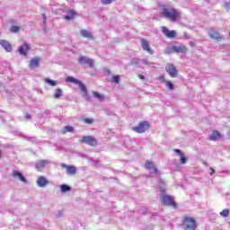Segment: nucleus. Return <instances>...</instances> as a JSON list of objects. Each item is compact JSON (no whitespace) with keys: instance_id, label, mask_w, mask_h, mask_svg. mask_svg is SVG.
Instances as JSON below:
<instances>
[{"instance_id":"1","label":"nucleus","mask_w":230,"mask_h":230,"mask_svg":"<svg viewBox=\"0 0 230 230\" xmlns=\"http://www.w3.org/2000/svg\"><path fill=\"white\" fill-rule=\"evenodd\" d=\"M166 183L164 182V180L160 179L159 180V188L161 190V196L163 204L164 206H171L172 208H177V203L173 201V198L172 196L166 195V189H165Z\"/></svg>"},{"instance_id":"2","label":"nucleus","mask_w":230,"mask_h":230,"mask_svg":"<svg viewBox=\"0 0 230 230\" xmlns=\"http://www.w3.org/2000/svg\"><path fill=\"white\" fill-rule=\"evenodd\" d=\"M161 15L162 17H164V19H170V21L175 22V21L181 17V13L173 8L164 6L161 12Z\"/></svg>"},{"instance_id":"3","label":"nucleus","mask_w":230,"mask_h":230,"mask_svg":"<svg viewBox=\"0 0 230 230\" xmlns=\"http://www.w3.org/2000/svg\"><path fill=\"white\" fill-rule=\"evenodd\" d=\"M66 82L68 84H75V85H78L79 89L82 93H84V97L88 98L89 97V93L87 92V86L82 83V81L73 77V76H67L66 78Z\"/></svg>"},{"instance_id":"4","label":"nucleus","mask_w":230,"mask_h":230,"mask_svg":"<svg viewBox=\"0 0 230 230\" xmlns=\"http://www.w3.org/2000/svg\"><path fill=\"white\" fill-rule=\"evenodd\" d=\"M53 162L48 159H40L34 163V168L37 172H44L46 168H49Z\"/></svg>"},{"instance_id":"5","label":"nucleus","mask_w":230,"mask_h":230,"mask_svg":"<svg viewBox=\"0 0 230 230\" xmlns=\"http://www.w3.org/2000/svg\"><path fill=\"white\" fill-rule=\"evenodd\" d=\"M184 227H185V230H196L197 222L195 221V218L186 217L184 218Z\"/></svg>"},{"instance_id":"6","label":"nucleus","mask_w":230,"mask_h":230,"mask_svg":"<svg viewBox=\"0 0 230 230\" xmlns=\"http://www.w3.org/2000/svg\"><path fill=\"white\" fill-rule=\"evenodd\" d=\"M148 128H150V124L148 123V121H142L137 127L133 128V130L137 134H143L146 132Z\"/></svg>"},{"instance_id":"7","label":"nucleus","mask_w":230,"mask_h":230,"mask_svg":"<svg viewBox=\"0 0 230 230\" xmlns=\"http://www.w3.org/2000/svg\"><path fill=\"white\" fill-rule=\"evenodd\" d=\"M79 142L90 145V146H96L98 145V141L93 136H84L79 140Z\"/></svg>"},{"instance_id":"8","label":"nucleus","mask_w":230,"mask_h":230,"mask_svg":"<svg viewBox=\"0 0 230 230\" xmlns=\"http://www.w3.org/2000/svg\"><path fill=\"white\" fill-rule=\"evenodd\" d=\"M208 37L210 39H214V40H217L218 42H221L222 40V36H220V32L217 31L215 28H210L208 30Z\"/></svg>"},{"instance_id":"9","label":"nucleus","mask_w":230,"mask_h":230,"mask_svg":"<svg viewBox=\"0 0 230 230\" xmlns=\"http://www.w3.org/2000/svg\"><path fill=\"white\" fill-rule=\"evenodd\" d=\"M165 71L168 73V75H169V76H171V78H176V76H177V68L175 67V65L168 64L165 66Z\"/></svg>"},{"instance_id":"10","label":"nucleus","mask_w":230,"mask_h":230,"mask_svg":"<svg viewBox=\"0 0 230 230\" xmlns=\"http://www.w3.org/2000/svg\"><path fill=\"white\" fill-rule=\"evenodd\" d=\"M146 168L149 170V173L152 175H157L159 173V170L155 166H154V162L152 161H146L145 164Z\"/></svg>"},{"instance_id":"11","label":"nucleus","mask_w":230,"mask_h":230,"mask_svg":"<svg viewBox=\"0 0 230 230\" xmlns=\"http://www.w3.org/2000/svg\"><path fill=\"white\" fill-rule=\"evenodd\" d=\"M162 33L165 35L167 39H174V37H177V32L175 31H170L166 26L162 27Z\"/></svg>"},{"instance_id":"12","label":"nucleus","mask_w":230,"mask_h":230,"mask_svg":"<svg viewBox=\"0 0 230 230\" xmlns=\"http://www.w3.org/2000/svg\"><path fill=\"white\" fill-rule=\"evenodd\" d=\"M141 48L144 51H146V53H149V55H154V50L150 49V43L148 42V40L142 39Z\"/></svg>"},{"instance_id":"13","label":"nucleus","mask_w":230,"mask_h":230,"mask_svg":"<svg viewBox=\"0 0 230 230\" xmlns=\"http://www.w3.org/2000/svg\"><path fill=\"white\" fill-rule=\"evenodd\" d=\"M79 62H80V64L89 66V67H93L94 66V61H93V59H91L87 57H84V56H81L79 58Z\"/></svg>"},{"instance_id":"14","label":"nucleus","mask_w":230,"mask_h":230,"mask_svg":"<svg viewBox=\"0 0 230 230\" xmlns=\"http://www.w3.org/2000/svg\"><path fill=\"white\" fill-rule=\"evenodd\" d=\"M36 184L39 188H46V186L49 184V181H48L44 176H40L36 181Z\"/></svg>"},{"instance_id":"15","label":"nucleus","mask_w":230,"mask_h":230,"mask_svg":"<svg viewBox=\"0 0 230 230\" xmlns=\"http://www.w3.org/2000/svg\"><path fill=\"white\" fill-rule=\"evenodd\" d=\"M60 166L61 168H66L67 175H75V173H76V167H75V165L61 164Z\"/></svg>"},{"instance_id":"16","label":"nucleus","mask_w":230,"mask_h":230,"mask_svg":"<svg viewBox=\"0 0 230 230\" xmlns=\"http://www.w3.org/2000/svg\"><path fill=\"white\" fill-rule=\"evenodd\" d=\"M28 51H30V45L28 44V42L24 41L23 45H22L18 49V52L20 53V55L26 57V55H28Z\"/></svg>"},{"instance_id":"17","label":"nucleus","mask_w":230,"mask_h":230,"mask_svg":"<svg viewBox=\"0 0 230 230\" xmlns=\"http://www.w3.org/2000/svg\"><path fill=\"white\" fill-rule=\"evenodd\" d=\"M0 46H2V48H4V49L7 52V53H12V44L9 43L8 40H0Z\"/></svg>"},{"instance_id":"18","label":"nucleus","mask_w":230,"mask_h":230,"mask_svg":"<svg viewBox=\"0 0 230 230\" xmlns=\"http://www.w3.org/2000/svg\"><path fill=\"white\" fill-rule=\"evenodd\" d=\"M172 49L174 53H183V54L188 53V49L184 45L173 46Z\"/></svg>"},{"instance_id":"19","label":"nucleus","mask_w":230,"mask_h":230,"mask_svg":"<svg viewBox=\"0 0 230 230\" xmlns=\"http://www.w3.org/2000/svg\"><path fill=\"white\" fill-rule=\"evenodd\" d=\"M13 177H17L22 182H24L25 184L26 182H28V180H26V177H24V175H22L21 172L13 171Z\"/></svg>"},{"instance_id":"20","label":"nucleus","mask_w":230,"mask_h":230,"mask_svg":"<svg viewBox=\"0 0 230 230\" xmlns=\"http://www.w3.org/2000/svg\"><path fill=\"white\" fill-rule=\"evenodd\" d=\"M30 69H35L39 67V58H34L31 59L30 64H29Z\"/></svg>"},{"instance_id":"21","label":"nucleus","mask_w":230,"mask_h":230,"mask_svg":"<svg viewBox=\"0 0 230 230\" xmlns=\"http://www.w3.org/2000/svg\"><path fill=\"white\" fill-rule=\"evenodd\" d=\"M75 15H76V13L75 11H68L67 14L64 16V19L66 21H71L75 19Z\"/></svg>"},{"instance_id":"22","label":"nucleus","mask_w":230,"mask_h":230,"mask_svg":"<svg viewBox=\"0 0 230 230\" xmlns=\"http://www.w3.org/2000/svg\"><path fill=\"white\" fill-rule=\"evenodd\" d=\"M81 35L84 38V39H91L93 40V33L87 30H81Z\"/></svg>"},{"instance_id":"23","label":"nucleus","mask_w":230,"mask_h":230,"mask_svg":"<svg viewBox=\"0 0 230 230\" xmlns=\"http://www.w3.org/2000/svg\"><path fill=\"white\" fill-rule=\"evenodd\" d=\"M220 136H221L220 133L216 130L211 133V135L209 136V139L210 141H217V139H218Z\"/></svg>"},{"instance_id":"24","label":"nucleus","mask_w":230,"mask_h":230,"mask_svg":"<svg viewBox=\"0 0 230 230\" xmlns=\"http://www.w3.org/2000/svg\"><path fill=\"white\" fill-rule=\"evenodd\" d=\"M63 94H64V92L62 91V89H61V88H57V89L55 90V93H54V98H55L56 100H58V98H60L61 96H63Z\"/></svg>"},{"instance_id":"25","label":"nucleus","mask_w":230,"mask_h":230,"mask_svg":"<svg viewBox=\"0 0 230 230\" xmlns=\"http://www.w3.org/2000/svg\"><path fill=\"white\" fill-rule=\"evenodd\" d=\"M61 132L63 134H67V132H75V128L73 126H65L62 129Z\"/></svg>"},{"instance_id":"26","label":"nucleus","mask_w":230,"mask_h":230,"mask_svg":"<svg viewBox=\"0 0 230 230\" xmlns=\"http://www.w3.org/2000/svg\"><path fill=\"white\" fill-rule=\"evenodd\" d=\"M61 193H67V191H71V187L67 184L60 185Z\"/></svg>"},{"instance_id":"27","label":"nucleus","mask_w":230,"mask_h":230,"mask_svg":"<svg viewBox=\"0 0 230 230\" xmlns=\"http://www.w3.org/2000/svg\"><path fill=\"white\" fill-rule=\"evenodd\" d=\"M93 94L94 98H96L100 102H103V100H105V96L103 94H101L98 92H93Z\"/></svg>"},{"instance_id":"28","label":"nucleus","mask_w":230,"mask_h":230,"mask_svg":"<svg viewBox=\"0 0 230 230\" xmlns=\"http://www.w3.org/2000/svg\"><path fill=\"white\" fill-rule=\"evenodd\" d=\"M45 82L51 87H55L58 84L57 81L51 80L49 78H45Z\"/></svg>"},{"instance_id":"29","label":"nucleus","mask_w":230,"mask_h":230,"mask_svg":"<svg viewBox=\"0 0 230 230\" xmlns=\"http://www.w3.org/2000/svg\"><path fill=\"white\" fill-rule=\"evenodd\" d=\"M140 62H141L144 66H154V63H153V62H150V61L148 60V58L141 59Z\"/></svg>"},{"instance_id":"30","label":"nucleus","mask_w":230,"mask_h":230,"mask_svg":"<svg viewBox=\"0 0 230 230\" xmlns=\"http://www.w3.org/2000/svg\"><path fill=\"white\" fill-rule=\"evenodd\" d=\"M187 161H188V158H186V156H184V154H181L180 155L181 164H186Z\"/></svg>"},{"instance_id":"31","label":"nucleus","mask_w":230,"mask_h":230,"mask_svg":"<svg viewBox=\"0 0 230 230\" xmlns=\"http://www.w3.org/2000/svg\"><path fill=\"white\" fill-rule=\"evenodd\" d=\"M221 217L227 218L229 217V209L226 208L220 212Z\"/></svg>"},{"instance_id":"32","label":"nucleus","mask_w":230,"mask_h":230,"mask_svg":"<svg viewBox=\"0 0 230 230\" xmlns=\"http://www.w3.org/2000/svg\"><path fill=\"white\" fill-rule=\"evenodd\" d=\"M10 30H11L12 33H17L18 31H20L21 27H19L17 25H13Z\"/></svg>"},{"instance_id":"33","label":"nucleus","mask_w":230,"mask_h":230,"mask_svg":"<svg viewBox=\"0 0 230 230\" xmlns=\"http://www.w3.org/2000/svg\"><path fill=\"white\" fill-rule=\"evenodd\" d=\"M139 62H141V59H139L138 58H133L131 59V64L133 66H137V64H139Z\"/></svg>"},{"instance_id":"34","label":"nucleus","mask_w":230,"mask_h":230,"mask_svg":"<svg viewBox=\"0 0 230 230\" xmlns=\"http://www.w3.org/2000/svg\"><path fill=\"white\" fill-rule=\"evenodd\" d=\"M119 75H113L112 78H111V82L113 84H119Z\"/></svg>"},{"instance_id":"35","label":"nucleus","mask_w":230,"mask_h":230,"mask_svg":"<svg viewBox=\"0 0 230 230\" xmlns=\"http://www.w3.org/2000/svg\"><path fill=\"white\" fill-rule=\"evenodd\" d=\"M166 87H168V89H170V91H173V83H172L171 81H168L166 83Z\"/></svg>"},{"instance_id":"36","label":"nucleus","mask_w":230,"mask_h":230,"mask_svg":"<svg viewBox=\"0 0 230 230\" xmlns=\"http://www.w3.org/2000/svg\"><path fill=\"white\" fill-rule=\"evenodd\" d=\"M26 139L31 141V143H37V138L34 137H26Z\"/></svg>"},{"instance_id":"37","label":"nucleus","mask_w":230,"mask_h":230,"mask_svg":"<svg viewBox=\"0 0 230 230\" xmlns=\"http://www.w3.org/2000/svg\"><path fill=\"white\" fill-rule=\"evenodd\" d=\"M57 218H62L64 217V211L58 210V213L56 214Z\"/></svg>"},{"instance_id":"38","label":"nucleus","mask_w":230,"mask_h":230,"mask_svg":"<svg viewBox=\"0 0 230 230\" xmlns=\"http://www.w3.org/2000/svg\"><path fill=\"white\" fill-rule=\"evenodd\" d=\"M114 0H102V4H112Z\"/></svg>"},{"instance_id":"39","label":"nucleus","mask_w":230,"mask_h":230,"mask_svg":"<svg viewBox=\"0 0 230 230\" xmlns=\"http://www.w3.org/2000/svg\"><path fill=\"white\" fill-rule=\"evenodd\" d=\"M94 121V119H84V123H87L88 125H91V123H93Z\"/></svg>"},{"instance_id":"40","label":"nucleus","mask_w":230,"mask_h":230,"mask_svg":"<svg viewBox=\"0 0 230 230\" xmlns=\"http://www.w3.org/2000/svg\"><path fill=\"white\" fill-rule=\"evenodd\" d=\"M183 38L186 39L187 40L191 39V37L188 33H186V32H184Z\"/></svg>"},{"instance_id":"41","label":"nucleus","mask_w":230,"mask_h":230,"mask_svg":"<svg viewBox=\"0 0 230 230\" xmlns=\"http://www.w3.org/2000/svg\"><path fill=\"white\" fill-rule=\"evenodd\" d=\"M174 152H175L177 155H181V154H182V152H181L180 149H175Z\"/></svg>"},{"instance_id":"42","label":"nucleus","mask_w":230,"mask_h":230,"mask_svg":"<svg viewBox=\"0 0 230 230\" xmlns=\"http://www.w3.org/2000/svg\"><path fill=\"white\" fill-rule=\"evenodd\" d=\"M189 45L190 46V48H195V43L193 41H190Z\"/></svg>"},{"instance_id":"43","label":"nucleus","mask_w":230,"mask_h":230,"mask_svg":"<svg viewBox=\"0 0 230 230\" xmlns=\"http://www.w3.org/2000/svg\"><path fill=\"white\" fill-rule=\"evenodd\" d=\"M138 78H139L140 80H145V75L139 74V75H138Z\"/></svg>"},{"instance_id":"44","label":"nucleus","mask_w":230,"mask_h":230,"mask_svg":"<svg viewBox=\"0 0 230 230\" xmlns=\"http://www.w3.org/2000/svg\"><path fill=\"white\" fill-rule=\"evenodd\" d=\"M226 8L227 10H229V8H230V3H229V2H226Z\"/></svg>"},{"instance_id":"45","label":"nucleus","mask_w":230,"mask_h":230,"mask_svg":"<svg viewBox=\"0 0 230 230\" xmlns=\"http://www.w3.org/2000/svg\"><path fill=\"white\" fill-rule=\"evenodd\" d=\"M25 118H26V119H31V115L26 114V115H25Z\"/></svg>"},{"instance_id":"46","label":"nucleus","mask_w":230,"mask_h":230,"mask_svg":"<svg viewBox=\"0 0 230 230\" xmlns=\"http://www.w3.org/2000/svg\"><path fill=\"white\" fill-rule=\"evenodd\" d=\"M210 171H211V172H210V175H213V174H215V169H213V168H210Z\"/></svg>"},{"instance_id":"47","label":"nucleus","mask_w":230,"mask_h":230,"mask_svg":"<svg viewBox=\"0 0 230 230\" xmlns=\"http://www.w3.org/2000/svg\"><path fill=\"white\" fill-rule=\"evenodd\" d=\"M42 17H43L44 22H46V14H42Z\"/></svg>"},{"instance_id":"48","label":"nucleus","mask_w":230,"mask_h":230,"mask_svg":"<svg viewBox=\"0 0 230 230\" xmlns=\"http://www.w3.org/2000/svg\"><path fill=\"white\" fill-rule=\"evenodd\" d=\"M204 166H208V163L204 162L203 163Z\"/></svg>"},{"instance_id":"49","label":"nucleus","mask_w":230,"mask_h":230,"mask_svg":"<svg viewBox=\"0 0 230 230\" xmlns=\"http://www.w3.org/2000/svg\"><path fill=\"white\" fill-rule=\"evenodd\" d=\"M0 157H1V151H0Z\"/></svg>"}]
</instances>
